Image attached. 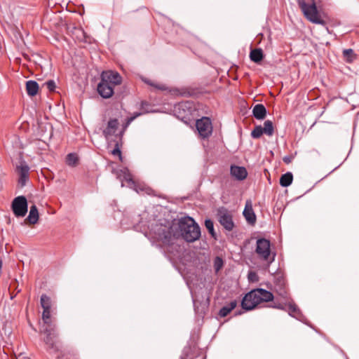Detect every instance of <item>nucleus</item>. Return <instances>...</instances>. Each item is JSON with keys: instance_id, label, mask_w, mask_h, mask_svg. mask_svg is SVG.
<instances>
[{"instance_id": "nucleus-1", "label": "nucleus", "mask_w": 359, "mask_h": 359, "mask_svg": "<svg viewBox=\"0 0 359 359\" xmlns=\"http://www.w3.org/2000/svg\"><path fill=\"white\" fill-rule=\"evenodd\" d=\"M151 231L155 235L156 238L161 241L163 245L166 247V250L176 256L180 252V246L175 243L177 234L173 233L172 227L170 224H163L156 222L149 226ZM177 236L189 243L194 242L199 239L201 236V228L195 220L189 217H182L178 222Z\"/></svg>"}, {"instance_id": "nucleus-2", "label": "nucleus", "mask_w": 359, "mask_h": 359, "mask_svg": "<svg viewBox=\"0 0 359 359\" xmlns=\"http://www.w3.org/2000/svg\"><path fill=\"white\" fill-rule=\"evenodd\" d=\"M311 1V4H308L304 0H297V3L304 15L308 20L317 25H325L326 22L321 18L315 1Z\"/></svg>"}, {"instance_id": "nucleus-3", "label": "nucleus", "mask_w": 359, "mask_h": 359, "mask_svg": "<svg viewBox=\"0 0 359 359\" xmlns=\"http://www.w3.org/2000/svg\"><path fill=\"white\" fill-rule=\"evenodd\" d=\"M270 241L266 238H259L257 241L255 252L259 258L266 261L269 264L273 262L275 259V254L271 255Z\"/></svg>"}, {"instance_id": "nucleus-4", "label": "nucleus", "mask_w": 359, "mask_h": 359, "mask_svg": "<svg viewBox=\"0 0 359 359\" xmlns=\"http://www.w3.org/2000/svg\"><path fill=\"white\" fill-rule=\"evenodd\" d=\"M117 177L121 182V187H124L125 183H126L127 187L134 189L137 193L145 190L147 194H149V189L148 188H144L143 186L137 184V183L133 180L131 174L127 168H123L117 172Z\"/></svg>"}, {"instance_id": "nucleus-5", "label": "nucleus", "mask_w": 359, "mask_h": 359, "mask_svg": "<svg viewBox=\"0 0 359 359\" xmlns=\"http://www.w3.org/2000/svg\"><path fill=\"white\" fill-rule=\"evenodd\" d=\"M286 306H288V313L290 316L297 318L299 320L303 321V315L299 308L296 306V304L292 302L288 301H285L284 302H274L271 307L274 309H278L280 310H286Z\"/></svg>"}, {"instance_id": "nucleus-6", "label": "nucleus", "mask_w": 359, "mask_h": 359, "mask_svg": "<svg viewBox=\"0 0 359 359\" xmlns=\"http://www.w3.org/2000/svg\"><path fill=\"white\" fill-rule=\"evenodd\" d=\"M13 214L17 217H22L27 212L28 204L24 196H19L15 198L11 204Z\"/></svg>"}, {"instance_id": "nucleus-7", "label": "nucleus", "mask_w": 359, "mask_h": 359, "mask_svg": "<svg viewBox=\"0 0 359 359\" xmlns=\"http://www.w3.org/2000/svg\"><path fill=\"white\" fill-rule=\"evenodd\" d=\"M259 304H260V302L257 294V290L254 289L247 293L243 298L241 306L244 310L250 311L254 309Z\"/></svg>"}, {"instance_id": "nucleus-8", "label": "nucleus", "mask_w": 359, "mask_h": 359, "mask_svg": "<svg viewBox=\"0 0 359 359\" xmlns=\"http://www.w3.org/2000/svg\"><path fill=\"white\" fill-rule=\"evenodd\" d=\"M196 127L199 135L203 138L209 137L212 131L210 119L208 117L197 120Z\"/></svg>"}, {"instance_id": "nucleus-9", "label": "nucleus", "mask_w": 359, "mask_h": 359, "mask_svg": "<svg viewBox=\"0 0 359 359\" xmlns=\"http://www.w3.org/2000/svg\"><path fill=\"white\" fill-rule=\"evenodd\" d=\"M217 216L221 225L227 231H231L234 227V223L230 213L225 208L218 210Z\"/></svg>"}, {"instance_id": "nucleus-10", "label": "nucleus", "mask_w": 359, "mask_h": 359, "mask_svg": "<svg viewBox=\"0 0 359 359\" xmlns=\"http://www.w3.org/2000/svg\"><path fill=\"white\" fill-rule=\"evenodd\" d=\"M43 332L46 334L44 341L48 346V348L56 351L57 349L55 344V338L57 336L54 327H46L43 329Z\"/></svg>"}, {"instance_id": "nucleus-11", "label": "nucleus", "mask_w": 359, "mask_h": 359, "mask_svg": "<svg viewBox=\"0 0 359 359\" xmlns=\"http://www.w3.org/2000/svg\"><path fill=\"white\" fill-rule=\"evenodd\" d=\"M102 79L104 81V82L108 83L109 85L117 86L121 83L122 79L121 76L118 72H112V71H105L103 72L101 74Z\"/></svg>"}, {"instance_id": "nucleus-12", "label": "nucleus", "mask_w": 359, "mask_h": 359, "mask_svg": "<svg viewBox=\"0 0 359 359\" xmlns=\"http://www.w3.org/2000/svg\"><path fill=\"white\" fill-rule=\"evenodd\" d=\"M97 92L103 98H109L114 93V87L101 79L97 85Z\"/></svg>"}, {"instance_id": "nucleus-13", "label": "nucleus", "mask_w": 359, "mask_h": 359, "mask_svg": "<svg viewBox=\"0 0 359 359\" xmlns=\"http://www.w3.org/2000/svg\"><path fill=\"white\" fill-rule=\"evenodd\" d=\"M119 126V122L116 118H111L107 122L105 129L103 130L102 133L106 139H109L111 135H115Z\"/></svg>"}, {"instance_id": "nucleus-14", "label": "nucleus", "mask_w": 359, "mask_h": 359, "mask_svg": "<svg viewBox=\"0 0 359 359\" xmlns=\"http://www.w3.org/2000/svg\"><path fill=\"white\" fill-rule=\"evenodd\" d=\"M17 170L19 175V184L24 187L29 178V168L26 163H22L17 167Z\"/></svg>"}, {"instance_id": "nucleus-15", "label": "nucleus", "mask_w": 359, "mask_h": 359, "mask_svg": "<svg viewBox=\"0 0 359 359\" xmlns=\"http://www.w3.org/2000/svg\"><path fill=\"white\" fill-rule=\"evenodd\" d=\"M230 172L231 175L238 180H243L248 175L247 170L244 167L231 165Z\"/></svg>"}, {"instance_id": "nucleus-16", "label": "nucleus", "mask_w": 359, "mask_h": 359, "mask_svg": "<svg viewBox=\"0 0 359 359\" xmlns=\"http://www.w3.org/2000/svg\"><path fill=\"white\" fill-rule=\"evenodd\" d=\"M252 114L258 120H262L266 115V109L262 104H256L252 109Z\"/></svg>"}, {"instance_id": "nucleus-17", "label": "nucleus", "mask_w": 359, "mask_h": 359, "mask_svg": "<svg viewBox=\"0 0 359 359\" xmlns=\"http://www.w3.org/2000/svg\"><path fill=\"white\" fill-rule=\"evenodd\" d=\"M256 290L260 303L270 302L273 299V294L271 292L262 288H257Z\"/></svg>"}, {"instance_id": "nucleus-18", "label": "nucleus", "mask_w": 359, "mask_h": 359, "mask_svg": "<svg viewBox=\"0 0 359 359\" xmlns=\"http://www.w3.org/2000/svg\"><path fill=\"white\" fill-rule=\"evenodd\" d=\"M39 219V212L38 209L35 205H33L30 207L28 217L26 220L30 224H34L38 222Z\"/></svg>"}, {"instance_id": "nucleus-19", "label": "nucleus", "mask_w": 359, "mask_h": 359, "mask_svg": "<svg viewBox=\"0 0 359 359\" xmlns=\"http://www.w3.org/2000/svg\"><path fill=\"white\" fill-rule=\"evenodd\" d=\"M27 93L29 96H34L39 90V84L35 81H28L26 83Z\"/></svg>"}, {"instance_id": "nucleus-20", "label": "nucleus", "mask_w": 359, "mask_h": 359, "mask_svg": "<svg viewBox=\"0 0 359 359\" xmlns=\"http://www.w3.org/2000/svg\"><path fill=\"white\" fill-rule=\"evenodd\" d=\"M243 215L248 223L252 224L255 222L256 216L251 206L249 207L248 205H246L243 210Z\"/></svg>"}, {"instance_id": "nucleus-21", "label": "nucleus", "mask_w": 359, "mask_h": 359, "mask_svg": "<svg viewBox=\"0 0 359 359\" xmlns=\"http://www.w3.org/2000/svg\"><path fill=\"white\" fill-rule=\"evenodd\" d=\"M237 302L236 300L231 301L229 304L224 306L219 311L220 317L226 316L233 309L236 308Z\"/></svg>"}, {"instance_id": "nucleus-22", "label": "nucleus", "mask_w": 359, "mask_h": 359, "mask_svg": "<svg viewBox=\"0 0 359 359\" xmlns=\"http://www.w3.org/2000/svg\"><path fill=\"white\" fill-rule=\"evenodd\" d=\"M250 60L256 63L261 62L264 57L262 50L260 48H255L250 51Z\"/></svg>"}, {"instance_id": "nucleus-23", "label": "nucleus", "mask_w": 359, "mask_h": 359, "mask_svg": "<svg viewBox=\"0 0 359 359\" xmlns=\"http://www.w3.org/2000/svg\"><path fill=\"white\" fill-rule=\"evenodd\" d=\"M293 180V175L291 172H287L280 177V184L283 187H287L290 186Z\"/></svg>"}, {"instance_id": "nucleus-24", "label": "nucleus", "mask_w": 359, "mask_h": 359, "mask_svg": "<svg viewBox=\"0 0 359 359\" xmlns=\"http://www.w3.org/2000/svg\"><path fill=\"white\" fill-rule=\"evenodd\" d=\"M276 292L284 300L288 301L290 300L289 294L287 292V288L285 285H283L282 287L279 286L275 287Z\"/></svg>"}, {"instance_id": "nucleus-25", "label": "nucleus", "mask_w": 359, "mask_h": 359, "mask_svg": "<svg viewBox=\"0 0 359 359\" xmlns=\"http://www.w3.org/2000/svg\"><path fill=\"white\" fill-rule=\"evenodd\" d=\"M275 287L285 285V280L283 274L280 272H276L274 275Z\"/></svg>"}, {"instance_id": "nucleus-26", "label": "nucleus", "mask_w": 359, "mask_h": 359, "mask_svg": "<svg viewBox=\"0 0 359 359\" xmlns=\"http://www.w3.org/2000/svg\"><path fill=\"white\" fill-rule=\"evenodd\" d=\"M264 133L269 136H271L273 134V123L270 120H266L264 123V127H262Z\"/></svg>"}, {"instance_id": "nucleus-27", "label": "nucleus", "mask_w": 359, "mask_h": 359, "mask_svg": "<svg viewBox=\"0 0 359 359\" xmlns=\"http://www.w3.org/2000/svg\"><path fill=\"white\" fill-rule=\"evenodd\" d=\"M41 305L43 309H50L51 308V300L49 297H48L46 294H42L41 296Z\"/></svg>"}, {"instance_id": "nucleus-28", "label": "nucleus", "mask_w": 359, "mask_h": 359, "mask_svg": "<svg viewBox=\"0 0 359 359\" xmlns=\"http://www.w3.org/2000/svg\"><path fill=\"white\" fill-rule=\"evenodd\" d=\"M224 266V260L220 257H216L213 262V267L216 273H217Z\"/></svg>"}, {"instance_id": "nucleus-29", "label": "nucleus", "mask_w": 359, "mask_h": 359, "mask_svg": "<svg viewBox=\"0 0 359 359\" xmlns=\"http://www.w3.org/2000/svg\"><path fill=\"white\" fill-rule=\"evenodd\" d=\"M43 313H42V319L43 320L44 324L46 325V327H50L52 326L50 320V309H43Z\"/></svg>"}, {"instance_id": "nucleus-30", "label": "nucleus", "mask_w": 359, "mask_h": 359, "mask_svg": "<svg viewBox=\"0 0 359 359\" xmlns=\"http://www.w3.org/2000/svg\"><path fill=\"white\" fill-rule=\"evenodd\" d=\"M78 156L74 153H70L67 156L66 162L70 166H74L78 162Z\"/></svg>"}, {"instance_id": "nucleus-31", "label": "nucleus", "mask_w": 359, "mask_h": 359, "mask_svg": "<svg viewBox=\"0 0 359 359\" xmlns=\"http://www.w3.org/2000/svg\"><path fill=\"white\" fill-rule=\"evenodd\" d=\"M343 55L346 61L349 62H352L355 57L354 51L351 48L344 50Z\"/></svg>"}, {"instance_id": "nucleus-32", "label": "nucleus", "mask_w": 359, "mask_h": 359, "mask_svg": "<svg viewBox=\"0 0 359 359\" xmlns=\"http://www.w3.org/2000/svg\"><path fill=\"white\" fill-rule=\"evenodd\" d=\"M205 226L206 229L208 230V231L210 233V235L213 238H215L216 233H215V230H214L213 222L210 219H207L205 221Z\"/></svg>"}, {"instance_id": "nucleus-33", "label": "nucleus", "mask_w": 359, "mask_h": 359, "mask_svg": "<svg viewBox=\"0 0 359 359\" xmlns=\"http://www.w3.org/2000/svg\"><path fill=\"white\" fill-rule=\"evenodd\" d=\"M264 133L263 128L261 126H257L251 132V136L253 138H259Z\"/></svg>"}, {"instance_id": "nucleus-34", "label": "nucleus", "mask_w": 359, "mask_h": 359, "mask_svg": "<svg viewBox=\"0 0 359 359\" xmlns=\"http://www.w3.org/2000/svg\"><path fill=\"white\" fill-rule=\"evenodd\" d=\"M43 86H45L50 92L55 91L56 88L55 82L53 80H48L43 83Z\"/></svg>"}, {"instance_id": "nucleus-35", "label": "nucleus", "mask_w": 359, "mask_h": 359, "mask_svg": "<svg viewBox=\"0 0 359 359\" xmlns=\"http://www.w3.org/2000/svg\"><path fill=\"white\" fill-rule=\"evenodd\" d=\"M248 277L250 282H257L259 280L257 274L253 271L249 272Z\"/></svg>"}, {"instance_id": "nucleus-36", "label": "nucleus", "mask_w": 359, "mask_h": 359, "mask_svg": "<svg viewBox=\"0 0 359 359\" xmlns=\"http://www.w3.org/2000/svg\"><path fill=\"white\" fill-rule=\"evenodd\" d=\"M111 154L113 155H118L119 158L122 159L121 151L118 147V144H116L115 148L112 150Z\"/></svg>"}, {"instance_id": "nucleus-37", "label": "nucleus", "mask_w": 359, "mask_h": 359, "mask_svg": "<svg viewBox=\"0 0 359 359\" xmlns=\"http://www.w3.org/2000/svg\"><path fill=\"white\" fill-rule=\"evenodd\" d=\"M142 79L144 83H147L149 86H154L155 88H156L158 89H161V90L163 89V88H162L161 86L154 85V83H152L150 80H149L147 79L142 78Z\"/></svg>"}, {"instance_id": "nucleus-38", "label": "nucleus", "mask_w": 359, "mask_h": 359, "mask_svg": "<svg viewBox=\"0 0 359 359\" xmlns=\"http://www.w3.org/2000/svg\"><path fill=\"white\" fill-rule=\"evenodd\" d=\"M283 161L285 163H290L291 162V158L290 156H285L283 158Z\"/></svg>"}, {"instance_id": "nucleus-39", "label": "nucleus", "mask_w": 359, "mask_h": 359, "mask_svg": "<svg viewBox=\"0 0 359 359\" xmlns=\"http://www.w3.org/2000/svg\"><path fill=\"white\" fill-rule=\"evenodd\" d=\"M184 107H186V104H181L179 105V108H183Z\"/></svg>"}, {"instance_id": "nucleus-40", "label": "nucleus", "mask_w": 359, "mask_h": 359, "mask_svg": "<svg viewBox=\"0 0 359 359\" xmlns=\"http://www.w3.org/2000/svg\"><path fill=\"white\" fill-rule=\"evenodd\" d=\"M146 104L147 105V103L146 102H142V109H144V105Z\"/></svg>"}]
</instances>
